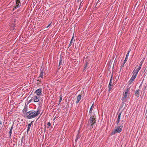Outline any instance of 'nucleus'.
Returning a JSON list of instances; mask_svg holds the SVG:
<instances>
[{
  "label": "nucleus",
  "mask_w": 147,
  "mask_h": 147,
  "mask_svg": "<svg viewBox=\"0 0 147 147\" xmlns=\"http://www.w3.org/2000/svg\"><path fill=\"white\" fill-rule=\"evenodd\" d=\"M35 111L32 110L27 112L26 114V116L28 119L34 118L36 117L35 114Z\"/></svg>",
  "instance_id": "f257e3e1"
},
{
  "label": "nucleus",
  "mask_w": 147,
  "mask_h": 147,
  "mask_svg": "<svg viewBox=\"0 0 147 147\" xmlns=\"http://www.w3.org/2000/svg\"><path fill=\"white\" fill-rule=\"evenodd\" d=\"M92 117H90L88 125L91 127V129L93 127V125L96 123V120L93 119Z\"/></svg>",
  "instance_id": "f03ea898"
},
{
  "label": "nucleus",
  "mask_w": 147,
  "mask_h": 147,
  "mask_svg": "<svg viewBox=\"0 0 147 147\" xmlns=\"http://www.w3.org/2000/svg\"><path fill=\"white\" fill-rule=\"evenodd\" d=\"M123 127V126L121 125L119 127H118L116 129H114L112 131L111 133L112 135H114L116 133H120L121 130Z\"/></svg>",
  "instance_id": "7ed1b4c3"
},
{
  "label": "nucleus",
  "mask_w": 147,
  "mask_h": 147,
  "mask_svg": "<svg viewBox=\"0 0 147 147\" xmlns=\"http://www.w3.org/2000/svg\"><path fill=\"white\" fill-rule=\"evenodd\" d=\"M21 4L20 0H16L15 5L14 6L12 10L14 11L17 8L21 6Z\"/></svg>",
  "instance_id": "20e7f679"
},
{
  "label": "nucleus",
  "mask_w": 147,
  "mask_h": 147,
  "mask_svg": "<svg viewBox=\"0 0 147 147\" xmlns=\"http://www.w3.org/2000/svg\"><path fill=\"white\" fill-rule=\"evenodd\" d=\"M130 51V50H129V51H128V53L127 54V55H126V57H125V59L124 61L123 62V63L122 64V65H121V69H120V70H121V69L122 67H124V64L126 63V62L127 61V60L128 59V57L129 56V53Z\"/></svg>",
  "instance_id": "39448f33"
},
{
  "label": "nucleus",
  "mask_w": 147,
  "mask_h": 147,
  "mask_svg": "<svg viewBox=\"0 0 147 147\" xmlns=\"http://www.w3.org/2000/svg\"><path fill=\"white\" fill-rule=\"evenodd\" d=\"M129 93H124L123 94V96L122 98L123 100H127L128 98H129L130 97L129 95Z\"/></svg>",
  "instance_id": "423d86ee"
},
{
  "label": "nucleus",
  "mask_w": 147,
  "mask_h": 147,
  "mask_svg": "<svg viewBox=\"0 0 147 147\" xmlns=\"http://www.w3.org/2000/svg\"><path fill=\"white\" fill-rule=\"evenodd\" d=\"M137 74L135 73V72H134L132 76V77L131 78L129 82V84H131L134 80L135 79L136 77L137 76Z\"/></svg>",
  "instance_id": "0eeeda50"
},
{
  "label": "nucleus",
  "mask_w": 147,
  "mask_h": 147,
  "mask_svg": "<svg viewBox=\"0 0 147 147\" xmlns=\"http://www.w3.org/2000/svg\"><path fill=\"white\" fill-rule=\"evenodd\" d=\"M42 89L41 88H40L37 90L34 93L38 96H42Z\"/></svg>",
  "instance_id": "6e6552de"
},
{
  "label": "nucleus",
  "mask_w": 147,
  "mask_h": 147,
  "mask_svg": "<svg viewBox=\"0 0 147 147\" xmlns=\"http://www.w3.org/2000/svg\"><path fill=\"white\" fill-rule=\"evenodd\" d=\"M40 96H35L33 97V99H34V102H37L39 100V98H40Z\"/></svg>",
  "instance_id": "1a4fd4ad"
},
{
  "label": "nucleus",
  "mask_w": 147,
  "mask_h": 147,
  "mask_svg": "<svg viewBox=\"0 0 147 147\" xmlns=\"http://www.w3.org/2000/svg\"><path fill=\"white\" fill-rule=\"evenodd\" d=\"M63 62L62 59L61 57H60L59 59V62L58 65V69H60L61 67V65H63Z\"/></svg>",
  "instance_id": "9d476101"
},
{
  "label": "nucleus",
  "mask_w": 147,
  "mask_h": 147,
  "mask_svg": "<svg viewBox=\"0 0 147 147\" xmlns=\"http://www.w3.org/2000/svg\"><path fill=\"white\" fill-rule=\"evenodd\" d=\"M122 111L120 112L118 115V118L116 121V123L117 124H118L119 123L120 121L121 117V115L122 113Z\"/></svg>",
  "instance_id": "9b49d317"
},
{
  "label": "nucleus",
  "mask_w": 147,
  "mask_h": 147,
  "mask_svg": "<svg viewBox=\"0 0 147 147\" xmlns=\"http://www.w3.org/2000/svg\"><path fill=\"white\" fill-rule=\"evenodd\" d=\"M112 80H113V75H112L111 79L110 80V82L108 86H113V83H112Z\"/></svg>",
  "instance_id": "f8f14e48"
},
{
  "label": "nucleus",
  "mask_w": 147,
  "mask_h": 147,
  "mask_svg": "<svg viewBox=\"0 0 147 147\" xmlns=\"http://www.w3.org/2000/svg\"><path fill=\"white\" fill-rule=\"evenodd\" d=\"M141 65H139L138 68L136 69L134 71V72H135V73L136 74H137L138 73V71L140 70V69L141 68Z\"/></svg>",
  "instance_id": "ddd939ff"
},
{
  "label": "nucleus",
  "mask_w": 147,
  "mask_h": 147,
  "mask_svg": "<svg viewBox=\"0 0 147 147\" xmlns=\"http://www.w3.org/2000/svg\"><path fill=\"white\" fill-rule=\"evenodd\" d=\"M139 90H137L135 91V95L137 97H138L139 96Z\"/></svg>",
  "instance_id": "4468645a"
},
{
  "label": "nucleus",
  "mask_w": 147,
  "mask_h": 147,
  "mask_svg": "<svg viewBox=\"0 0 147 147\" xmlns=\"http://www.w3.org/2000/svg\"><path fill=\"white\" fill-rule=\"evenodd\" d=\"M28 108L26 107H25L23 109L22 111V112L23 114H25L27 113V112L28 111Z\"/></svg>",
  "instance_id": "2eb2a0df"
},
{
  "label": "nucleus",
  "mask_w": 147,
  "mask_h": 147,
  "mask_svg": "<svg viewBox=\"0 0 147 147\" xmlns=\"http://www.w3.org/2000/svg\"><path fill=\"white\" fill-rule=\"evenodd\" d=\"M44 73V69H42L40 71V76H40V77H41L42 78H43V74Z\"/></svg>",
  "instance_id": "dca6fc26"
},
{
  "label": "nucleus",
  "mask_w": 147,
  "mask_h": 147,
  "mask_svg": "<svg viewBox=\"0 0 147 147\" xmlns=\"http://www.w3.org/2000/svg\"><path fill=\"white\" fill-rule=\"evenodd\" d=\"M40 110L39 109H38L37 111V112H36L35 111V114L36 117L38 115L40 114Z\"/></svg>",
  "instance_id": "f3484780"
},
{
  "label": "nucleus",
  "mask_w": 147,
  "mask_h": 147,
  "mask_svg": "<svg viewBox=\"0 0 147 147\" xmlns=\"http://www.w3.org/2000/svg\"><path fill=\"white\" fill-rule=\"evenodd\" d=\"M94 105H93V104L90 108V111H89V113H90V114L92 113V110L94 108Z\"/></svg>",
  "instance_id": "a211bd4d"
},
{
  "label": "nucleus",
  "mask_w": 147,
  "mask_h": 147,
  "mask_svg": "<svg viewBox=\"0 0 147 147\" xmlns=\"http://www.w3.org/2000/svg\"><path fill=\"white\" fill-rule=\"evenodd\" d=\"M32 122L33 121L31 122V123L30 124H28V129H27V132H28L30 130V128L31 124L32 123Z\"/></svg>",
  "instance_id": "6ab92c4d"
},
{
  "label": "nucleus",
  "mask_w": 147,
  "mask_h": 147,
  "mask_svg": "<svg viewBox=\"0 0 147 147\" xmlns=\"http://www.w3.org/2000/svg\"><path fill=\"white\" fill-rule=\"evenodd\" d=\"M90 117H92V118L96 120V115L94 113H93L92 114V115Z\"/></svg>",
  "instance_id": "aec40b11"
},
{
  "label": "nucleus",
  "mask_w": 147,
  "mask_h": 147,
  "mask_svg": "<svg viewBox=\"0 0 147 147\" xmlns=\"http://www.w3.org/2000/svg\"><path fill=\"white\" fill-rule=\"evenodd\" d=\"M88 63L87 62H86V63L84 64V71L85 70V69L87 68V65L88 64Z\"/></svg>",
  "instance_id": "412c9836"
},
{
  "label": "nucleus",
  "mask_w": 147,
  "mask_h": 147,
  "mask_svg": "<svg viewBox=\"0 0 147 147\" xmlns=\"http://www.w3.org/2000/svg\"><path fill=\"white\" fill-rule=\"evenodd\" d=\"M121 100H122V103H121V104H122V105H125V102H126V100H123V99H121Z\"/></svg>",
  "instance_id": "4be33fe9"
},
{
  "label": "nucleus",
  "mask_w": 147,
  "mask_h": 147,
  "mask_svg": "<svg viewBox=\"0 0 147 147\" xmlns=\"http://www.w3.org/2000/svg\"><path fill=\"white\" fill-rule=\"evenodd\" d=\"M82 96L81 94H79L78 95V96L77 97V100L80 101V100L81 99V97Z\"/></svg>",
  "instance_id": "5701e85b"
},
{
  "label": "nucleus",
  "mask_w": 147,
  "mask_h": 147,
  "mask_svg": "<svg viewBox=\"0 0 147 147\" xmlns=\"http://www.w3.org/2000/svg\"><path fill=\"white\" fill-rule=\"evenodd\" d=\"M129 90H130V88H127L125 90V93H126H126H128V92L129 91Z\"/></svg>",
  "instance_id": "b1692460"
},
{
  "label": "nucleus",
  "mask_w": 147,
  "mask_h": 147,
  "mask_svg": "<svg viewBox=\"0 0 147 147\" xmlns=\"http://www.w3.org/2000/svg\"><path fill=\"white\" fill-rule=\"evenodd\" d=\"M12 130L10 129L9 133V136L11 137V135L12 133Z\"/></svg>",
  "instance_id": "393cba45"
},
{
  "label": "nucleus",
  "mask_w": 147,
  "mask_h": 147,
  "mask_svg": "<svg viewBox=\"0 0 147 147\" xmlns=\"http://www.w3.org/2000/svg\"><path fill=\"white\" fill-rule=\"evenodd\" d=\"M59 97H60V99H59V104H60V103L61 102V101L62 99V96L61 95H60L59 96Z\"/></svg>",
  "instance_id": "a878e982"
},
{
  "label": "nucleus",
  "mask_w": 147,
  "mask_h": 147,
  "mask_svg": "<svg viewBox=\"0 0 147 147\" xmlns=\"http://www.w3.org/2000/svg\"><path fill=\"white\" fill-rule=\"evenodd\" d=\"M21 11V10L20 9H18L16 11H15V13L18 14V13H20V11Z\"/></svg>",
  "instance_id": "bb28decb"
},
{
  "label": "nucleus",
  "mask_w": 147,
  "mask_h": 147,
  "mask_svg": "<svg viewBox=\"0 0 147 147\" xmlns=\"http://www.w3.org/2000/svg\"><path fill=\"white\" fill-rule=\"evenodd\" d=\"M47 125L48 126L47 128H49L51 125V123L50 122H49L47 123Z\"/></svg>",
  "instance_id": "cd10ccee"
},
{
  "label": "nucleus",
  "mask_w": 147,
  "mask_h": 147,
  "mask_svg": "<svg viewBox=\"0 0 147 147\" xmlns=\"http://www.w3.org/2000/svg\"><path fill=\"white\" fill-rule=\"evenodd\" d=\"M108 87L109 88V91L110 92L112 89V87L111 86H108Z\"/></svg>",
  "instance_id": "c85d7f7f"
},
{
  "label": "nucleus",
  "mask_w": 147,
  "mask_h": 147,
  "mask_svg": "<svg viewBox=\"0 0 147 147\" xmlns=\"http://www.w3.org/2000/svg\"><path fill=\"white\" fill-rule=\"evenodd\" d=\"M79 136H78V135H77V136H76V139L75 142H77V141L78 139H79Z\"/></svg>",
  "instance_id": "c756f323"
},
{
  "label": "nucleus",
  "mask_w": 147,
  "mask_h": 147,
  "mask_svg": "<svg viewBox=\"0 0 147 147\" xmlns=\"http://www.w3.org/2000/svg\"><path fill=\"white\" fill-rule=\"evenodd\" d=\"M124 106V105L121 104L120 105L119 109H121Z\"/></svg>",
  "instance_id": "7c9ffc66"
},
{
  "label": "nucleus",
  "mask_w": 147,
  "mask_h": 147,
  "mask_svg": "<svg viewBox=\"0 0 147 147\" xmlns=\"http://www.w3.org/2000/svg\"><path fill=\"white\" fill-rule=\"evenodd\" d=\"M72 43V40H71L70 43L69 45L68 48H69V47H70Z\"/></svg>",
  "instance_id": "2f4dec72"
},
{
  "label": "nucleus",
  "mask_w": 147,
  "mask_h": 147,
  "mask_svg": "<svg viewBox=\"0 0 147 147\" xmlns=\"http://www.w3.org/2000/svg\"><path fill=\"white\" fill-rule=\"evenodd\" d=\"M97 1L98 2V5H100L102 3V2H101L100 3H99L100 2V0H98Z\"/></svg>",
  "instance_id": "473e14b6"
},
{
  "label": "nucleus",
  "mask_w": 147,
  "mask_h": 147,
  "mask_svg": "<svg viewBox=\"0 0 147 147\" xmlns=\"http://www.w3.org/2000/svg\"><path fill=\"white\" fill-rule=\"evenodd\" d=\"M23 140H24V138L23 137H22L21 139V144H22V143L23 142Z\"/></svg>",
  "instance_id": "72a5a7b5"
},
{
  "label": "nucleus",
  "mask_w": 147,
  "mask_h": 147,
  "mask_svg": "<svg viewBox=\"0 0 147 147\" xmlns=\"http://www.w3.org/2000/svg\"><path fill=\"white\" fill-rule=\"evenodd\" d=\"M98 5V1H97V2H96V5H95V7H97L98 6V7H97V5Z\"/></svg>",
  "instance_id": "f704fd0d"
},
{
  "label": "nucleus",
  "mask_w": 147,
  "mask_h": 147,
  "mask_svg": "<svg viewBox=\"0 0 147 147\" xmlns=\"http://www.w3.org/2000/svg\"><path fill=\"white\" fill-rule=\"evenodd\" d=\"M13 125H14V124H13L12 125L11 127V129H11V130H12L13 129Z\"/></svg>",
  "instance_id": "c9c22d12"
},
{
  "label": "nucleus",
  "mask_w": 147,
  "mask_h": 147,
  "mask_svg": "<svg viewBox=\"0 0 147 147\" xmlns=\"http://www.w3.org/2000/svg\"><path fill=\"white\" fill-rule=\"evenodd\" d=\"M13 125H14V124H13L12 125L11 127V129H11V130H12L13 129Z\"/></svg>",
  "instance_id": "e433bc0d"
},
{
  "label": "nucleus",
  "mask_w": 147,
  "mask_h": 147,
  "mask_svg": "<svg viewBox=\"0 0 147 147\" xmlns=\"http://www.w3.org/2000/svg\"><path fill=\"white\" fill-rule=\"evenodd\" d=\"M51 23H50V24H49L47 26V28H48V27H49L50 26V25H51Z\"/></svg>",
  "instance_id": "4c0bfd02"
},
{
  "label": "nucleus",
  "mask_w": 147,
  "mask_h": 147,
  "mask_svg": "<svg viewBox=\"0 0 147 147\" xmlns=\"http://www.w3.org/2000/svg\"><path fill=\"white\" fill-rule=\"evenodd\" d=\"M74 34L73 35V36L71 38V40H72H72H73L74 39Z\"/></svg>",
  "instance_id": "58836bf2"
},
{
  "label": "nucleus",
  "mask_w": 147,
  "mask_h": 147,
  "mask_svg": "<svg viewBox=\"0 0 147 147\" xmlns=\"http://www.w3.org/2000/svg\"><path fill=\"white\" fill-rule=\"evenodd\" d=\"M33 100L32 98L29 101V102L30 103L32 101V100Z\"/></svg>",
  "instance_id": "ea45409f"
},
{
  "label": "nucleus",
  "mask_w": 147,
  "mask_h": 147,
  "mask_svg": "<svg viewBox=\"0 0 147 147\" xmlns=\"http://www.w3.org/2000/svg\"><path fill=\"white\" fill-rule=\"evenodd\" d=\"M37 82H38V81H39V82H41V80H39V79H37Z\"/></svg>",
  "instance_id": "a19ab883"
},
{
  "label": "nucleus",
  "mask_w": 147,
  "mask_h": 147,
  "mask_svg": "<svg viewBox=\"0 0 147 147\" xmlns=\"http://www.w3.org/2000/svg\"><path fill=\"white\" fill-rule=\"evenodd\" d=\"M142 63H143V62H142V61H141L140 64V65H141V67L142 66Z\"/></svg>",
  "instance_id": "79ce46f5"
},
{
  "label": "nucleus",
  "mask_w": 147,
  "mask_h": 147,
  "mask_svg": "<svg viewBox=\"0 0 147 147\" xmlns=\"http://www.w3.org/2000/svg\"><path fill=\"white\" fill-rule=\"evenodd\" d=\"M79 101H80L79 100H77L76 101V103H78Z\"/></svg>",
  "instance_id": "37998d69"
},
{
  "label": "nucleus",
  "mask_w": 147,
  "mask_h": 147,
  "mask_svg": "<svg viewBox=\"0 0 147 147\" xmlns=\"http://www.w3.org/2000/svg\"><path fill=\"white\" fill-rule=\"evenodd\" d=\"M40 77H40V76L38 77L37 78V79H39H39H40Z\"/></svg>",
  "instance_id": "c03bdc74"
},
{
  "label": "nucleus",
  "mask_w": 147,
  "mask_h": 147,
  "mask_svg": "<svg viewBox=\"0 0 147 147\" xmlns=\"http://www.w3.org/2000/svg\"><path fill=\"white\" fill-rule=\"evenodd\" d=\"M81 4H82L81 3H80V7L81 6H82V5H81ZM80 8V7L78 9H79Z\"/></svg>",
  "instance_id": "a18cd8bd"
},
{
  "label": "nucleus",
  "mask_w": 147,
  "mask_h": 147,
  "mask_svg": "<svg viewBox=\"0 0 147 147\" xmlns=\"http://www.w3.org/2000/svg\"><path fill=\"white\" fill-rule=\"evenodd\" d=\"M0 124H2V122L0 120Z\"/></svg>",
  "instance_id": "49530a36"
},
{
  "label": "nucleus",
  "mask_w": 147,
  "mask_h": 147,
  "mask_svg": "<svg viewBox=\"0 0 147 147\" xmlns=\"http://www.w3.org/2000/svg\"><path fill=\"white\" fill-rule=\"evenodd\" d=\"M146 86H145V87H144V90L145 89H146Z\"/></svg>",
  "instance_id": "de8ad7c7"
},
{
  "label": "nucleus",
  "mask_w": 147,
  "mask_h": 147,
  "mask_svg": "<svg viewBox=\"0 0 147 147\" xmlns=\"http://www.w3.org/2000/svg\"><path fill=\"white\" fill-rule=\"evenodd\" d=\"M24 2H23V3H22V6L24 4Z\"/></svg>",
  "instance_id": "09e8293b"
},
{
  "label": "nucleus",
  "mask_w": 147,
  "mask_h": 147,
  "mask_svg": "<svg viewBox=\"0 0 147 147\" xmlns=\"http://www.w3.org/2000/svg\"><path fill=\"white\" fill-rule=\"evenodd\" d=\"M46 129V127H45V131Z\"/></svg>",
  "instance_id": "8fccbe9b"
},
{
  "label": "nucleus",
  "mask_w": 147,
  "mask_h": 147,
  "mask_svg": "<svg viewBox=\"0 0 147 147\" xmlns=\"http://www.w3.org/2000/svg\"><path fill=\"white\" fill-rule=\"evenodd\" d=\"M55 119V118L53 120H54V119Z\"/></svg>",
  "instance_id": "3c124183"
}]
</instances>
